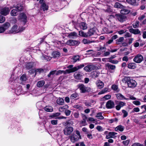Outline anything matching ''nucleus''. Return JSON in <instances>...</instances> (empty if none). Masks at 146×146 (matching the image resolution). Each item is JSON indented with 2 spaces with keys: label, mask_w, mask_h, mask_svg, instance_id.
<instances>
[{
  "label": "nucleus",
  "mask_w": 146,
  "mask_h": 146,
  "mask_svg": "<svg viewBox=\"0 0 146 146\" xmlns=\"http://www.w3.org/2000/svg\"><path fill=\"white\" fill-rule=\"evenodd\" d=\"M125 82L127 83L129 87L130 88H134L136 86V82L133 79H131L128 77H125L123 79Z\"/></svg>",
  "instance_id": "nucleus-1"
},
{
  "label": "nucleus",
  "mask_w": 146,
  "mask_h": 146,
  "mask_svg": "<svg viewBox=\"0 0 146 146\" xmlns=\"http://www.w3.org/2000/svg\"><path fill=\"white\" fill-rule=\"evenodd\" d=\"M25 29V27H19V28H18L17 25H15L12 27L11 30L9 31V33H17L22 31Z\"/></svg>",
  "instance_id": "nucleus-2"
},
{
  "label": "nucleus",
  "mask_w": 146,
  "mask_h": 146,
  "mask_svg": "<svg viewBox=\"0 0 146 146\" xmlns=\"http://www.w3.org/2000/svg\"><path fill=\"white\" fill-rule=\"evenodd\" d=\"M84 66V65L82 64L74 67H73V65H70L68 66L67 68L68 69H70L71 73H72L78 70L79 69L83 68Z\"/></svg>",
  "instance_id": "nucleus-3"
},
{
  "label": "nucleus",
  "mask_w": 146,
  "mask_h": 146,
  "mask_svg": "<svg viewBox=\"0 0 146 146\" xmlns=\"http://www.w3.org/2000/svg\"><path fill=\"white\" fill-rule=\"evenodd\" d=\"M78 88L79 89L82 93H85L86 92H89L91 89L88 87H86L83 84H79L77 86Z\"/></svg>",
  "instance_id": "nucleus-4"
},
{
  "label": "nucleus",
  "mask_w": 146,
  "mask_h": 146,
  "mask_svg": "<svg viewBox=\"0 0 146 146\" xmlns=\"http://www.w3.org/2000/svg\"><path fill=\"white\" fill-rule=\"evenodd\" d=\"M74 129L72 127H66L63 130L64 134L65 135H70L73 132Z\"/></svg>",
  "instance_id": "nucleus-5"
},
{
  "label": "nucleus",
  "mask_w": 146,
  "mask_h": 146,
  "mask_svg": "<svg viewBox=\"0 0 146 146\" xmlns=\"http://www.w3.org/2000/svg\"><path fill=\"white\" fill-rule=\"evenodd\" d=\"M18 19L20 21L22 22L25 24L27 21V17L25 14L23 13H20L18 17Z\"/></svg>",
  "instance_id": "nucleus-6"
},
{
  "label": "nucleus",
  "mask_w": 146,
  "mask_h": 146,
  "mask_svg": "<svg viewBox=\"0 0 146 146\" xmlns=\"http://www.w3.org/2000/svg\"><path fill=\"white\" fill-rule=\"evenodd\" d=\"M143 59V57L140 54L137 55L133 59L134 62L137 63H141Z\"/></svg>",
  "instance_id": "nucleus-7"
},
{
  "label": "nucleus",
  "mask_w": 146,
  "mask_h": 146,
  "mask_svg": "<svg viewBox=\"0 0 146 146\" xmlns=\"http://www.w3.org/2000/svg\"><path fill=\"white\" fill-rule=\"evenodd\" d=\"M106 107L108 109H111L115 107L114 102L111 100H108L106 104Z\"/></svg>",
  "instance_id": "nucleus-8"
},
{
  "label": "nucleus",
  "mask_w": 146,
  "mask_h": 146,
  "mask_svg": "<svg viewBox=\"0 0 146 146\" xmlns=\"http://www.w3.org/2000/svg\"><path fill=\"white\" fill-rule=\"evenodd\" d=\"M79 41L73 40H69L67 41L66 42V44L70 45H78L80 44Z\"/></svg>",
  "instance_id": "nucleus-9"
},
{
  "label": "nucleus",
  "mask_w": 146,
  "mask_h": 146,
  "mask_svg": "<svg viewBox=\"0 0 146 146\" xmlns=\"http://www.w3.org/2000/svg\"><path fill=\"white\" fill-rule=\"evenodd\" d=\"M116 19L120 22H122L126 20V17L120 14H116L115 15Z\"/></svg>",
  "instance_id": "nucleus-10"
},
{
  "label": "nucleus",
  "mask_w": 146,
  "mask_h": 146,
  "mask_svg": "<svg viewBox=\"0 0 146 146\" xmlns=\"http://www.w3.org/2000/svg\"><path fill=\"white\" fill-rule=\"evenodd\" d=\"M10 11V9L7 7H5L2 9L1 11V14L6 16L8 14Z\"/></svg>",
  "instance_id": "nucleus-11"
},
{
  "label": "nucleus",
  "mask_w": 146,
  "mask_h": 146,
  "mask_svg": "<svg viewBox=\"0 0 146 146\" xmlns=\"http://www.w3.org/2000/svg\"><path fill=\"white\" fill-rule=\"evenodd\" d=\"M96 67L93 65H88L85 66L84 69L87 72H90L94 69Z\"/></svg>",
  "instance_id": "nucleus-12"
},
{
  "label": "nucleus",
  "mask_w": 146,
  "mask_h": 146,
  "mask_svg": "<svg viewBox=\"0 0 146 146\" xmlns=\"http://www.w3.org/2000/svg\"><path fill=\"white\" fill-rule=\"evenodd\" d=\"M117 134V133L116 132H109L108 134L106 135V138L107 139H109L110 138H115L116 137L115 135Z\"/></svg>",
  "instance_id": "nucleus-13"
},
{
  "label": "nucleus",
  "mask_w": 146,
  "mask_h": 146,
  "mask_svg": "<svg viewBox=\"0 0 146 146\" xmlns=\"http://www.w3.org/2000/svg\"><path fill=\"white\" fill-rule=\"evenodd\" d=\"M118 102L117 105L115 106V108L117 110H119L121 108L125 105L126 103L120 101Z\"/></svg>",
  "instance_id": "nucleus-14"
},
{
  "label": "nucleus",
  "mask_w": 146,
  "mask_h": 146,
  "mask_svg": "<svg viewBox=\"0 0 146 146\" xmlns=\"http://www.w3.org/2000/svg\"><path fill=\"white\" fill-rule=\"evenodd\" d=\"M71 73V72L70 69H67L65 70H59L56 73V75H58L60 74L63 73L64 74H70Z\"/></svg>",
  "instance_id": "nucleus-15"
},
{
  "label": "nucleus",
  "mask_w": 146,
  "mask_h": 146,
  "mask_svg": "<svg viewBox=\"0 0 146 146\" xmlns=\"http://www.w3.org/2000/svg\"><path fill=\"white\" fill-rule=\"evenodd\" d=\"M80 57L79 56L75 55L73 56L71 58V62L73 63H75L77 61L80 60Z\"/></svg>",
  "instance_id": "nucleus-16"
},
{
  "label": "nucleus",
  "mask_w": 146,
  "mask_h": 146,
  "mask_svg": "<svg viewBox=\"0 0 146 146\" xmlns=\"http://www.w3.org/2000/svg\"><path fill=\"white\" fill-rule=\"evenodd\" d=\"M97 86L98 88L101 89L104 87V84L102 81L100 80H97L96 82Z\"/></svg>",
  "instance_id": "nucleus-17"
},
{
  "label": "nucleus",
  "mask_w": 146,
  "mask_h": 146,
  "mask_svg": "<svg viewBox=\"0 0 146 146\" xmlns=\"http://www.w3.org/2000/svg\"><path fill=\"white\" fill-rule=\"evenodd\" d=\"M129 31L130 33H133L135 35L139 34L140 33V31L138 29H134L133 28L129 29Z\"/></svg>",
  "instance_id": "nucleus-18"
},
{
  "label": "nucleus",
  "mask_w": 146,
  "mask_h": 146,
  "mask_svg": "<svg viewBox=\"0 0 146 146\" xmlns=\"http://www.w3.org/2000/svg\"><path fill=\"white\" fill-rule=\"evenodd\" d=\"M60 55V53L58 51H54L52 52V56L54 58L59 57Z\"/></svg>",
  "instance_id": "nucleus-19"
},
{
  "label": "nucleus",
  "mask_w": 146,
  "mask_h": 146,
  "mask_svg": "<svg viewBox=\"0 0 146 146\" xmlns=\"http://www.w3.org/2000/svg\"><path fill=\"white\" fill-rule=\"evenodd\" d=\"M136 67V64L134 62L129 63L127 65V67L131 69H134Z\"/></svg>",
  "instance_id": "nucleus-20"
},
{
  "label": "nucleus",
  "mask_w": 146,
  "mask_h": 146,
  "mask_svg": "<svg viewBox=\"0 0 146 146\" xmlns=\"http://www.w3.org/2000/svg\"><path fill=\"white\" fill-rule=\"evenodd\" d=\"M48 5L45 3H43L41 6V9L43 10V11L48 10Z\"/></svg>",
  "instance_id": "nucleus-21"
},
{
  "label": "nucleus",
  "mask_w": 146,
  "mask_h": 146,
  "mask_svg": "<svg viewBox=\"0 0 146 146\" xmlns=\"http://www.w3.org/2000/svg\"><path fill=\"white\" fill-rule=\"evenodd\" d=\"M25 66L27 69L29 70L32 68L34 66V63L31 62L27 63Z\"/></svg>",
  "instance_id": "nucleus-22"
},
{
  "label": "nucleus",
  "mask_w": 146,
  "mask_h": 146,
  "mask_svg": "<svg viewBox=\"0 0 146 146\" xmlns=\"http://www.w3.org/2000/svg\"><path fill=\"white\" fill-rule=\"evenodd\" d=\"M130 11L127 9H124L123 8L120 11V13L123 15H127L129 13Z\"/></svg>",
  "instance_id": "nucleus-23"
},
{
  "label": "nucleus",
  "mask_w": 146,
  "mask_h": 146,
  "mask_svg": "<svg viewBox=\"0 0 146 146\" xmlns=\"http://www.w3.org/2000/svg\"><path fill=\"white\" fill-rule=\"evenodd\" d=\"M116 96L117 99L118 100H126V99L123 95L120 93H118L116 94Z\"/></svg>",
  "instance_id": "nucleus-24"
},
{
  "label": "nucleus",
  "mask_w": 146,
  "mask_h": 146,
  "mask_svg": "<svg viewBox=\"0 0 146 146\" xmlns=\"http://www.w3.org/2000/svg\"><path fill=\"white\" fill-rule=\"evenodd\" d=\"M95 33V32L93 29H90L87 33V37L93 35Z\"/></svg>",
  "instance_id": "nucleus-25"
},
{
  "label": "nucleus",
  "mask_w": 146,
  "mask_h": 146,
  "mask_svg": "<svg viewBox=\"0 0 146 146\" xmlns=\"http://www.w3.org/2000/svg\"><path fill=\"white\" fill-rule=\"evenodd\" d=\"M68 36L70 38H74L75 37H77L78 36L76 33L73 32L69 33Z\"/></svg>",
  "instance_id": "nucleus-26"
},
{
  "label": "nucleus",
  "mask_w": 146,
  "mask_h": 146,
  "mask_svg": "<svg viewBox=\"0 0 146 146\" xmlns=\"http://www.w3.org/2000/svg\"><path fill=\"white\" fill-rule=\"evenodd\" d=\"M80 28L83 30H85L87 29V24L84 22L81 23L80 24Z\"/></svg>",
  "instance_id": "nucleus-27"
},
{
  "label": "nucleus",
  "mask_w": 146,
  "mask_h": 146,
  "mask_svg": "<svg viewBox=\"0 0 146 146\" xmlns=\"http://www.w3.org/2000/svg\"><path fill=\"white\" fill-rule=\"evenodd\" d=\"M94 42L95 41L94 40L90 41L88 39L86 38H84L82 40V43L84 44H89Z\"/></svg>",
  "instance_id": "nucleus-28"
},
{
  "label": "nucleus",
  "mask_w": 146,
  "mask_h": 146,
  "mask_svg": "<svg viewBox=\"0 0 146 146\" xmlns=\"http://www.w3.org/2000/svg\"><path fill=\"white\" fill-rule=\"evenodd\" d=\"M27 80V78L26 77V75L25 74L22 75L20 78L21 84H23V83L25 82Z\"/></svg>",
  "instance_id": "nucleus-29"
},
{
  "label": "nucleus",
  "mask_w": 146,
  "mask_h": 146,
  "mask_svg": "<svg viewBox=\"0 0 146 146\" xmlns=\"http://www.w3.org/2000/svg\"><path fill=\"white\" fill-rule=\"evenodd\" d=\"M44 110L47 112H51L53 110V108L50 106H47L44 108Z\"/></svg>",
  "instance_id": "nucleus-30"
},
{
  "label": "nucleus",
  "mask_w": 146,
  "mask_h": 146,
  "mask_svg": "<svg viewBox=\"0 0 146 146\" xmlns=\"http://www.w3.org/2000/svg\"><path fill=\"white\" fill-rule=\"evenodd\" d=\"M10 26L11 24L10 23L8 22L4 23L2 26L4 28L5 31L8 29Z\"/></svg>",
  "instance_id": "nucleus-31"
},
{
  "label": "nucleus",
  "mask_w": 146,
  "mask_h": 146,
  "mask_svg": "<svg viewBox=\"0 0 146 146\" xmlns=\"http://www.w3.org/2000/svg\"><path fill=\"white\" fill-rule=\"evenodd\" d=\"M124 127L123 126H122L121 125H120L116 127L115 128V130L116 131L117 130H119L120 131L122 132L124 130Z\"/></svg>",
  "instance_id": "nucleus-32"
},
{
  "label": "nucleus",
  "mask_w": 146,
  "mask_h": 146,
  "mask_svg": "<svg viewBox=\"0 0 146 146\" xmlns=\"http://www.w3.org/2000/svg\"><path fill=\"white\" fill-rule=\"evenodd\" d=\"M45 84V82L44 80L38 81L37 84V86L39 88L42 87Z\"/></svg>",
  "instance_id": "nucleus-33"
},
{
  "label": "nucleus",
  "mask_w": 146,
  "mask_h": 146,
  "mask_svg": "<svg viewBox=\"0 0 146 146\" xmlns=\"http://www.w3.org/2000/svg\"><path fill=\"white\" fill-rule=\"evenodd\" d=\"M74 76L75 78L77 79H80L82 75L79 72H76L74 74Z\"/></svg>",
  "instance_id": "nucleus-34"
},
{
  "label": "nucleus",
  "mask_w": 146,
  "mask_h": 146,
  "mask_svg": "<svg viewBox=\"0 0 146 146\" xmlns=\"http://www.w3.org/2000/svg\"><path fill=\"white\" fill-rule=\"evenodd\" d=\"M124 40V37H120L118 39H117L116 40V43L117 44H119L122 43L123 42Z\"/></svg>",
  "instance_id": "nucleus-35"
},
{
  "label": "nucleus",
  "mask_w": 146,
  "mask_h": 146,
  "mask_svg": "<svg viewBox=\"0 0 146 146\" xmlns=\"http://www.w3.org/2000/svg\"><path fill=\"white\" fill-rule=\"evenodd\" d=\"M105 65L108 69H110L111 70H114L115 68V66L110 65L108 63L106 64Z\"/></svg>",
  "instance_id": "nucleus-36"
},
{
  "label": "nucleus",
  "mask_w": 146,
  "mask_h": 146,
  "mask_svg": "<svg viewBox=\"0 0 146 146\" xmlns=\"http://www.w3.org/2000/svg\"><path fill=\"white\" fill-rule=\"evenodd\" d=\"M15 7L19 11H21L24 8L20 4H19L15 6Z\"/></svg>",
  "instance_id": "nucleus-37"
},
{
  "label": "nucleus",
  "mask_w": 146,
  "mask_h": 146,
  "mask_svg": "<svg viewBox=\"0 0 146 146\" xmlns=\"http://www.w3.org/2000/svg\"><path fill=\"white\" fill-rule=\"evenodd\" d=\"M78 139L76 135H72L70 138L71 141L73 143L75 142L78 140Z\"/></svg>",
  "instance_id": "nucleus-38"
},
{
  "label": "nucleus",
  "mask_w": 146,
  "mask_h": 146,
  "mask_svg": "<svg viewBox=\"0 0 146 146\" xmlns=\"http://www.w3.org/2000/svg\"><path fill=\"white\" fill-rule=\"evenodd\" d=\"M11 15L12 16H15L17 15V11L15 9H13L11 12Z\"/></svg>",
  "instance_id": "nucleus-39"
},
{
  "label": "nucleus",
  "mask_w": 146,
  "mask_h": 146,
  "mask_svg": "<svg viewBox=\"0 0 146 146\" xmlns=\"http://www.w3.org/2000/svg\"><path fill=\"white\" fill-rule=\"evenodd\" d=\"M127 2L132 5H136V0H127Z\"/></svg>",
  "instance_id": "nucleus-40"
},
{
  "label": "nucleus",
  "mask_w": 146,
  "mask_h": 146,
  "mask_svg": "<svg viewBox=\"0 0 146 146\" xmlns=\"http://www.w3.org/2000/svg\"><path fill=\"white\" fill-rule=\"evenodd\" d=\"M87 33H84L83 31H79V35L83 37H87Z\"/></svg>",
  "instance_id": "nucleus-41"
},
{
  "label": "nucleus",
  "mask_w": 146,
  "mask_h": 146,
  "mask_svg": "<svg viewBox=\"0 0 146 146\" xmlns=\"http://www.w3.org/2000/svg\"><path fill=\"white\" fill-rule=\"evenodd\" d=\"M44 70L42 68H39L36 70L35 71V74H40L41 73L44 72Z\"/></svg>",
  "instance_id": "nucleus-42"
},
{
  "label": "nucleus",
  "mask_w": 146,
  "mask_h": 146,
  "mask_svg": "<svg viewBox=\"0 0 146 146\" xmlns=\"http://www.w3.org/2000/svg\"><path fill=\"white\" fill-rule=\"evenodd\" d=\"M68 108V106L67 105H65L62 107H60L59 108V110L60 111H65Z\"/></svg>",
  "instance_id": "nucleus-43"
},
{
  "label": "nucleus",
  "mask_w": 146,
  "mask_h": 146,
  "mask_svg": "<svg viewBox=\"0 0 146 146\" xmlns=\"http://www.w3.org/2000/svg\"><path fill=\"white\" fill-rule=\"evenodd\" d=\"M64 102V99L62 98H59L57 100V103L58 104L62 105Z\"/></svg>",
  "instance_id": "nucleus-44"
},
{
  "label": "nucleus",
  "mask_w": 146,
  "mask_h": 146,
  "mask_svg": "<svg viewBox=\"0 0 146 146\" xmlns=\"http://www.w3.org/2000/svg\"><path fill=\"white\" fill-rule=\"evenodd\" d=\"M114 6L115 7L117 8L122 9L123 8V6L119 3H116Z\"/></svg>",
  "instance_id": "nucleus-45"
},
{
  "label": "nucleus",
  "mask_w": 146,
  "mask_h": 146,
  "mask_svg": "<svg viewBox=\"0 0 146 146\" xmlns=\"http://www.w3.org/2000/svg\"><path fill=\"white\" fill-rule=\"evenodd\" d=\"M99 74L97 72H94L92 73V76L93 78H97L99 76Z\"/></svg>",
  "instance_id": "nucleus-46"
},
{
  "label": "nucleus",
  "mask_w": 146,
  "mask_h": 146,
  "mask_svg": "<svg viewBox=\"0 0 146 146\" xmlns=\"http://www.w3.org/2000/svg\"><path fill=\"white\" fill-rule=\"evenodd\" d=\"M96 117L98 119H104V117L102 116V113H99L97 114Z\"/></svg>",
  "instance_id": "nucleus-47"
},
{
  "label": "nucleus",
  "mask_w": 146,
  "mask_h": 146,
  "mask_svg": "<svg viewBox=\"0 0 146 146\" xmlns=\"http://www.w3.org/2000/svg\"><path fill=\"white\" fill-rule=\"evenodd\" d=\"M73 107L76 109H78L79 110H83V108L79 105H76L73 106Z\"/></svg>",
  "instance_id": "nucleus-48"
},
{
  "label": "nucleus",
  "mask_w": 146,
  "mask_h": 146,
  "mask_svg": "<svg viewBox=\"0 0 146 146\" xmlns=\"http://www.w3.org/2000/svg\"><path fill=\"white\" fill-rule=\"evenodd\" d=\"M74 124L73 122L70 120H69L66 121L64 125L65 126H66L67 125H72Z\"/></svg>",
  "instance_id": "nucleus-49"
},
{
  "label": "nucleus",
  "mask_w": 146,
  "mask_h": 146,
  "mask_svg": "<svg viewBox=\"0 0 146 146\" xmlns=\"http://www.w3.org/2000/svg\"><path fill=\"white\" fill-rule=\"evenodd\" d=\"M80 123L82 126H84L86 125L87 123L86 121V119H85V118H84V119H83V120L80 122Z\"/></svg>",
  "instance_id": "nucleus-50"
},
{
  "label": "nucleus",
  "mask_w": 146,
  "mask_h": 146,
  "mask_svg": "<svg viewBox=\"0 0 146 146\" xmlns=\"http://www.w3.org/2000/svg\"><path fill=\"white\" fill-rule=\"evenodd\" d=\"M122 112L123 113V117L124 118L126 117L128 115V112L125 110H122Z\"/></svg>",
  "instance_id": "nucleus-51"
},
{
  "label": "nucleus",
  "mask_w": 146,
  "mask_h": 146,
  "mask_svg": "<svg viewBox=\"0 0 146 146\" xmlns=\"http://www.w3.org/2000/svg\"><path fill=\"white\" fill-rule=\"evenodd\" d=\"M139 22L138 21H136L135 23L133 24L134 28H135L139 27Z\"/></svg>",
  "instance_id": "nucleus-52"
},
{
  "label": "nucleus",
  "mask_w": 146,
  "mask_h": 146,
  "mask_svg": "<svg viewBox=\"0 0 146 146\" xmlns=\"http://www.w3.org/2000/svg\"><path fill=\"white\" fill-rule=\"evenodd\" d=\"M5 20V17L2 15H0V23H3Z\"/></svg>",
  "instance_id": "nucleus-53"
},
{
  "label": "nucleus",
  "mask_w": 146,
  "mask_h": 146,
  "mask_svg": "<svg viewBox=\"0 0 146 146\" xmlns=\"http://www.w3.org/2000/svg\"><path fill=\"white\" fill-rule=\"evenodd\" d=\"M134 40V39L133 38H128L127 39V40L128 41V43L129 44H132Z\"/></svg>",
  "instance_id": "nucleus-54"
},
{
  "label": "nucleus",
  "mask_w": 146,
  "mask_h": 146,
  "mask_svg": "<svg viewBox=\"0 0 146 146\" xmlns=\"http://www.w3.org/2000/svg\"><path fill=\"white\" fill-rule=\"evenodd\" d=\"M124 36L125 38H129L131 37L132 35L129 33L127 32L125 34Z\"/></svg>",
  "instance_id": "nucleus-55"
},
{
  "label": "nucleus",
  "mask_w": 146,
  "mask_h": 146,
  "mask_svg": "<svg viewBox=\"0 0 146 146\" xmlns=\"http://www.w3.org/2000/svg\"><path fill=\"white\" fill-rule=\"evenodd\" d=\"M105 12L109 13H110L112 11V10L110 7H108V9L106 10H104Z\"/></svg>",
  "instance_id": "nucleus-56"
},
{
  "label": "nucleus",
  "mask_w": 146,
  "mask_h": 146,
  "mask_svg": "<svg viewBox=\"0 0 146 146\" xmlns=\"http://www.w3.org/2000/svg\"><path fill=\"white\" fill-rule=\"evenodd\" d=\"M78 96V94L76 93H74L71 95L70 96V98L74 99L77 97Z\"/></svg>",
  "instance_id": "nucleus-57"
},
{
  "label": "nucleus",
  "mask_w": 146,
  "mask_h": 146,
  "mask_svg": "<svg viewBox=\"0 0 146 146\" xmlns=\"http://www.w3.org/2000/svg\"><path fill=\"white\" fill-rule=\"evenodd\" d=\"M56 71V70H54L50 72L49 73L48 75V77H50L51 75H53L54 74H55V72Z\"/></svg>",
  "instance_id": "nucleus-58"
},
{
  "label": "nucleus",
  "mask_w": 146,
  "mask_h": 146,
  "mask_svg": "<svg viewBox=\"0 0 146 146\" xmlns=\"http://www.w3.org/2000/svg\"><path fill=\"white\" fill-rule=\"evenodd\" d=\"M129 140H127L125 141H123V143L125 146H127L128 145L129 142Z\"/></svg>",
  "instance_id": "nucleus-59"
},
{
  "label": "nucleus",
  "mask_w": 146,
  "mask_h": 146,
  "mask_svg": "<svg viewBox=\"0 0 146 146\" xmlns=\"http://www.w3.org/2000/svg\"><path fill=\"white\" fill-rule=\"evenodd\" d=\"M111 88L114 90H117L118 89V86L116 85H113L112 86Z\"/></svg>",
  "instance_id": "nucleus-60"
},
{
  "label": "nucleus",
  "mask_w": 146,
  "mask_h": 146,
  "mask_svg": "<svg viewBox=\"0 0 146 146\" xmlns=\"http://www.w3.org/2000/svg\"><path fill=\"white\" fill-rule=\"evenodd\" d=\"M118 119L116 118H115L114 119H111L109 120L108 122L110 123H113L114 121H117Z\"/></svg>",
  "instance_id": "nucleus-61"
},
{
  "label": "nucleus",
  "mask_w": 146,
  "mask_h": 146,
  "mask_svg": "<svg viewBox=\"0 0 146 146\" xmlns=\"http://www.w3.org/2000/svg\"><path fill=\"white\" fill-rule=\"evenodd\" d=\"M71 113V111L69 110H65V113L66 116L69 115Z\"/></svg>",
  "instance_id": "nucleus-62"
},
{
  "label": "nucleus",
  "mask_w": 146,
  "mask_h": 146,
  "mask_svg": "<svg viewBox=\"0 0 146 146\" xmlns=\"http://www.w3.org/2000/svg\"><path fill=\"white\" fill-rule=\"evenodd\" d=\"M51 123L52 125H57L58 123V120H52L51 121Z\"/></svg>",
  "instance_id": "nucleus-63"
},
{
  "label": "nucleus",
  "mask_w": 146,
  "mask_h": 146,
  "mask_svg": "<svg viewBox=\"0 0 146 146\" xmlns=\"http://www.w3.org/2000/svg\"><path fill=\"white\" fill-rule=\"evenodd\" d=\"M131 146H143V145L138 143H134Z\"/></svg>",
  "instance_id": "nucleus-64"
}]
</instances>
